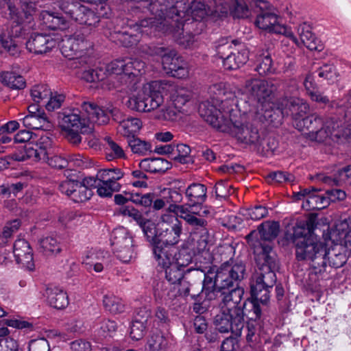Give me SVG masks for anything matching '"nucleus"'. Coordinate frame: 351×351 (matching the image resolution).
Masks as SVG:
<instances>
[{
  "label": "nucleus",
  "mask_w": 351,
  "mask_h": 351,
  "mask_svg": "<svg viewBox=\"0 0 351 351\" xmlns=\"http://www.w3.org/2000/svg\"><path fill=\"white\" fill-rule=\"evenodd\" d=\"M82 6L77 0H62L59 3L60 10L73 19Z\"/></svg>",
  "instance_id": "58"
},
{
  "label": "nucleus",
  "mask_w": 351,
  "mask_h": 351,
  "mask_svg": "<svg viewBox=\"0 0 351 351\" xmlns=\"http://www.w3.org/2000/svg\"><path fill=\"white\" fill-rule=\"evenodd\" d=\"M106 73L103 69H88L83 71L82 78L88 82H94L96 81H102L104 80Z\"/></svg>",
  "instance_id": "64"
},
{
  "label": "nucleus",
  "mask_w": 351,
  "mask_h": 351,
  "mask_svg": "<svg viewBox=\"0 0 351 351\" xmlns=\"http://www.w3.org/2000/svg\"><path fill=\"white\" fill-rule=\"evenodd\" d=\"M182 234V222L176 221L171 226L160 230L158 234L152 239L153 253L154 256H158L160 263L164 264L162 258L175 253V245L180 242Z\"/></svg>",
  "instance_id": "9"
},
{
  "label": "nucleus",
  "mask_w": 351,
  "mask_h": 351,
  "mask_svg": "<svg viewBox=\"0 0 351 351\" xmlns=\"http://www.w3.org/2000/svg\"><path fill=\"white\" fill-rule=\"evenodd\" d=\"M242 215L247 219L260 220L268 215V210L265 206H255L252 208L243 210Z\"/></svg>",
  "instance_id": "61"
},
{
  "label": "nucleus",
  "mask_w": 351,
  "mask_h": 351,
  "mask_svg": "<svg viewBox=\"0 0 351 351\" xmlns=\"http://www.w3.org/2000/svg\"><path fill=\"white\" fill-rule=\"evenodd\" d=\"M193 228L191 237L193 242V250L198 252L208 251L211 245V239L206 227Z\"/></svg>",
  "instance_id": "32"
},
{
  "label": "nucleus",
  "mask_w": 351,
  "mask_h": 351,
  "mask_svg": "<svg viewBox=\"0 0 351 351\" xmlns=\"http://www.w3.org/2000/svg\"><path fill=\"white\" fill-rule=\"evenodd\" d=\"M11 158L16 161H24L27 159H32L34 161L45 160L40 156V152L34 146V141L27 143L23 150L12 154Z\"/></svg>",
  "instance_id": "38"
},
{
  "label": "nucleus",
  "mask_w": 351,
  "mask_h": 351,
  "mask_svg": "<svg viewBox=\"0 0 351 351\" xmlns=\"http://www.w3.org/2000/svg\"><path fill=\"white\" fill-rule=\"evenodd\" d=\"M147 345L149 351H166L168 341L161 332L156 331L150 334Z\"/></svg>",
  "instance_id": "47"
},
{
  "label": "nucleus",
  "mask_w": 351,
  "mask_h": 351,
  "mask_svg": "<svg viewBox=\"0 0 351 351\" xmlns=\"http://www.w3.org/2000/svg\"><path fill=\"white\" fill-rule=\"evenodd\" d=\"M139 165L141 169L150 173H164L169 168V162L161 158H145Z\"/></svg>",
  "instance_id": "39"
},
{
  "label": "nucleus",
  "mask_w": 351,
  "mask_h": 351,
  "mask_svg": "<svg viewBox=\"0 0 351 351\" xmlns=\"http://www.w3.org/2000/svg\"><path fill=\"white\" fill-rule=\"evenodd\" d=\"M124 173L119 169H100L97 173V178L104 182L111 183L117 182V180L123 178Z\"/></svg>",
  "instance_id": "55"
},
{
  "label": "nucleus",
  "mask_w": 351,
  "mask_h": 351,
  "mask_svg": "<svg viewBox=\"0 0 351 351\" xmlns=\"http://www.w3.org/2000/svg\"><path fill=\"white\" fill-rule=\"evenodd\" d=\"M0 82L13 90H21L26 86L24 77L14 71H3L0 73Z\"/></svg>",
  "instance_id": "37"
},
{
  "label": "nucleus",
  "mask_w": 351,
  "mask_h": 351,
  "mask_svg": "<svg viewBox=\"0 0 351 351\" xmlns=\"http://www.w3.org/2000/svg\"><path fill=\"white\" fill-rule=\"evenodd\" d=\"M40 247L47 256L56 254L61 252L60 243L53 237H46L39 241Z\"/></svg>",
  "instance_id": "49"
},
{
  "label": "nucleus",
  "mask_w": 351,
  "mask_h": 351,
  "mask_svg": "<svg viewBox=\"0 0 351 351\" xmlns=\"http://www.w3.org/2000/svg\"><path fill=\"white\" fill-rule=\"evenodd\" d=\"M223 3H227L230 6L228 11H231L234 16L238 18H247L250 16L248 7L242 0H232L231 3L223 1Z\"/></svg>",
  "instance_id": "53"
},
{
  "label": "nucleus",
  "mask_w": 351,
  "mask_h": 351,
  "mask_svg": "<svg viewBox=\"0 0 351 351\" xmlns=\"http://www.w3.org/2000/svg\"><path fill=\"white\" fill-rule=\"evenodd\" d=\"M314 228L313 218L298 221L293 228V243L297 260L306 261L315 274H321L326 267L324 244L314 235Z\"/></svg>",
  "instance_id": "4"
},
{
  "label": "nucleus",
  "mask_w": 351,
  "mask_h": 351,
  "mask_svg": "<svg viewBox=\"0 0 351 351\" xmlns=\"http://www.w3.org/2000/svg\"><path fill=\"white\" fill-rule=\"evenodd\" d=\"M20 120L27 129L50 130L53 128L45 113H38L37 115L27 114Z\"/></svg>",
  "instance_id": "31"
},
{
  "label": "nucleus",
  "mask_w": 351,
  "mask_h": 351,
  "mask_svg": "<svg viewBox=\"0 0 351 351\" xmlns=\"http://www.w3.org/2000/svg\"><path fill=\"white\" fill-rule=\"evenodd\" d=\"M103 304L106 310L112 313H120L124 311V304L122 300L112 294L104 295Z\"/></svg>",
  "instance_id": "50"
},
{
  "label": "nucleus",
  "mask_w": 351,
  "mask_h": 351,
  "mask_svg": "<svg viewBox=\"0 0 351 351\" xmlns=\"http://www.w3.org/2000/svg\"><path fill=\"white\" fill-rule=\"evenodd\" d=\"M275 106L283 117L291 116L295 120L304 116L309 109L305 101L297 97L280 99Z\"/></svg>",
  "instance_id": "21"
},
{
  "label": "nucleus",
  "mask_w": 351,
  "mask_h": 351,
  "mask_svg": "<svg viewBox=\"0 0 351 351\" xmlns=\"http://www.w3.org/2000/svg\"><path fill=\"white\" fill-rule=\"evenodd\" d=\"M21 10L16 8L14 0H0V14L16 24H29L36 13L34 2L21 0Z\"/></svg>",
  "instance_id": "13"
},
{
  "label": "nucleus",
  "mask_w": 351,
  "mask_h": 351,
  "mask_svg": "<svg viewBox=\"0 0 351 351\" xmlns=\"http://www.w3.org/2000/svg\"><path fill=\"white\" fill-rule=\"evenodd\" d=\"M280 232V225L278 222L274 221H266L258 227V232L252 231L248 234L245 239L247 243L253 249L255 254V247L253 244L258 243L260 246L265 249V247L269 246L271 252L273 250L272 241L274 240Z\"/></svg>",
  "instance_id": "18"
},
{
  "label": "nucleus",
  "mask_w": 351,
  "mask_h": 351,
  "mask_svg": "<svg viewBox=\"0 0 351 351\" xmlns=\"http://www.w3.org/2000/svg\"><path fill=\"white\" fill-rule=\"evenodd\" d=\"M255 70L261 75L271 73L272 60L267 51H258L256 56Z\"/></svg>",
  "instance_id": "44"
},
{
  "label": "nucleus",
  "mask_w": 351,
  "mask_h": 351,
  "mask_svg": "<svg viewBox=\"0 0 351 351\" xmlns=\"http://www.w3.org/2000/svg\"><path fill=\"white\" fill-rule=\"evenodd\" d=\"M276 87L271 81L251 78L246 80L245 90L248 97V101H241L236 106L241 105L247 109L259 110L265 113V110L272 114L274 104L271 101Z\"/></svg>",
  "instance_id": "7"
},
{
  "label": "nucleus",
  "mask_w": 351,
  "mask_h": 351,
  "mask_svg": "<svg viewBox=\"0 0 351 351\" xmlns=\"http://www.w3.org/2000/svg\"><path fill=\"white\" fill-rule=\"evenodd\" d=\"M94 177H88L82 181L66 180L60 183L59 191L75 202H83L89 199L93 195L91 190L95 184Z\"/></svg>",
  "instance_id": "14"
},
{
  "label": "nucleus",
  "mask_w": 351,
  "mask_h": 351,
  "mask_svg": "<svg viewBox=\"0 0 351 351\" xmlns=\"http://www.w3.org/2000/svg\"><path fill=\"white\" fill-rule=\"evenodd\" d=\"M217 97L202 101L199 106L200 117L213 128L227 132L241 143L257 145L261 139L256 121H273V114L265 113L236 106L234 94L227 93L222 84H216Z\"/></svg>",
  "instance_id": "2"
},
{
  "label": "nucleus",
  "mask_w": 351,
  "mask_h": 351,
  "mask_svg": "<svg viewBox=\"0 0 351 351\" xmlns=\"http://www.w3.org/2000/svg\"><path fill=\"white\" fill-rule=\"evenodd\" d=\"M21 226V221L19 219H14L8 222L3 228L2 233L0 234V245H5L8 239L12 237Z\"/></svg>",
  "instance_id": "57"
},
{
  "label": "nucleus",
  "mask_w": 351,
  "mask_h": 351,
  "mask_svg": "<svg viewBox=\"0 0 351 351\" xmlns=\"http://www.w3.org/2000/svg\"><path fill=\"white\" fill-rule=\"evenodd\" d=\"M90 47L82 35H74L62 40L61 52L64 57L74 60L75 67H82L88 64V58L85 55Z\"/></svg>",
  "instance_id": "12"
},
{
  "label": "nucleus",
  "mask_w": 351,
  "mask_h": 351,
  "mask_svg": "<svg viewBox=\"0 0 351 351\" xmlns=\"http://www.w3.org/2000/svg\"><path fill=\"white\" fill-rule=\"evenodd\" d=\"M14 256L16 261L29 270L34 267L32 248L25 239H17L14 244Z\"/></svg>",
  "instance_id": "24"
},
{
  "label": "nucleus",
  "mask_w": 351,
  "mask_h": 351,
  "mask_svg": "<svg viewBox=\"0 0 351 351\" xmlns=\"http://www.w3.org/2000/svg\"><path fill=\"white\" fill-rule=\"evenodd\" d=\"M125 73L122 78H128V83L132 77H136L143 75L145 72V63L138 59H125Z\"/></svg>",
  "instance_id": "42"
},
{
  "label": "nucleus",
  "mask_w": 351,
  "mask_h": 351,
  "mask_svg": "<svg viewBox=\"0 0 351 351\" xmlns=\"http://www.w3.org/2000/svg\"><path fill=\"white\" fill-rule=\"evenodd\" d=\"M322 123L323 121L320 116L317 114H312L305 118H303L302 121H299V123H297V127L299 130H301L300 126L302 124L303 126L309 130V132L312 134L314 133L315 130L322 125Z\"/></svg>",
  "instance_id": "52"
},
{
  "label": "nucleus",
  "mask_w": 351,
  "mask_h": 351,
  "mask_svg": "<svg viewBox=\"0 0 351 351\" xmlns=\"http://www.w3.org/2000/svg\"><path fill=\"white\" fill-rule=\"evenodd\" d=\"M206 186L201 183H192L187 186L184 191L185 197L189 203L193 204V207L197 205H202L206 199Z\"/></svg>",
  "instance_id": "29"
},
{
  "label": "nucleus",
  "mask_w": 351,
  "mask_h": 351,
  "mask_svg": "<svg viewBox=\"0 0 351 351\" xmlns=\"http://www.w3.org/2000/svg\"><path fill=\"white\" fill-rule=\"evenodd\" d=\"M99 10H97V14L94 11L83 5L77 13L74 20L80 24L86 25L88 26H95L99 22L100 16L99 14Z\"/></svg>",
  "instance_id": "41"
},
{
  "label": "nucleus",
  "mask_w": 351,
  "mask_h": 351,
  "mask_svg": "<svg viewBox=\"0 0 351 351\" xmlns=\"http://www.w3.org/2000/svg\"><path fill=\"white\" fill-rule=\"evenodd\" d=\"M117 329V324L114 321L104 319L100 323L99 335L102 338L111 337Z\"/></svg>",
  "instance_id": "62"
},
{
  "label": "nucleus",
  "mask_w": 351,
  "mask_h": 351,
  "mask_svg": "<svg viewBox=\"0 0 351 351\" xmlns=\"http://www.w3.org/2000/svg\"><path fill=\"white\" fill-rule=\"evenodd\" d=\"M256 6L259 10L256 11L255 25L259 29L269 33L282 34L293 43H299L291 29L279 23L278 16L269 8L268 2L259 0L256 3Z\"/></svg>",
  "instance_id": "10"
},
{
  "label": "nucleus",
  "mask_w": 351,
  "mask_h": 351,
  "mask_svg": "<svg viewBox=\"0 0 351 351\" xmlns=\"http://www.w3.org/2000/svg\"><path fill=\"white\" fill-rule=\"evenodd\" d=\"M329 205V200L323 195L314 192L308 199L302 203V208L306 210H321Z\"/></svg>",
  "instance_id": "46"
},
{
  "label": "nucleus",
  "mask_w": 351,
  "mask_h": 351,
  "mask_svg": "<svg viewBox=\"0 0 351 351\" xmlns=\"http://www.w3.org/2000/svg\"><path fill=\"white\" fill-rule=\"evenodd\" d=\"M258 300H259L254 299L248 301L247 303L245 302L243 304L245 310L244 316L245 315L250 320L256 321L261 318V309L258 304Z\"/></svg>",
  "instance_id": "54"
},
{
  "label": "nucleus",
  "mask_w": 351,
  "mask_h": 351,
  "mask_svg": "<svg viewBox=\"0 0 351 351\" xmlns=\"http://www.w3.org/2000/svg\"><path fill=\"white\" fill-rule=\"evenodd\" d=\"M245 274V266L241 262L228 261L217 271L215 278L209 274L204 275L201 288L200 300L202 302L215 300L218 293L241 281Z\"/></svg>",
  "instance_id": "6"
},
{
  "label": "nucleus",
  "mask_w": 351,
  "mask_h": 351,
  "mask_svg": "<svg viewBox=\"0 0 351 351\" xmlns=\"http://www.w3.org/2000/svg\"><path fill=\"white\" fill-rule=\"evenodd\" d=\"M94 180L96 182L92 188H96L97 194L101 197H111L114 192L120 190L121 185L119 182H104L97 177Z\"/></svg>",
  "instance_id": "45"
},
{
  "label": "nucleus",
  "mask_w": 351,
  "mask_h": 351,
  "mask_svg": "<svg viewBox=\"0 0 351 351\" xmlns=\"http://www.w3.org/2000/svg\"><path fill=\"white\" fill-rule=\"evenodd\" d=\"M298 34L300 39H296L299 43H294L295 45L300 47L303 45L311 51L320 50L318 46L319 40L311 31L309 25L306 23L300 25L298 27Z\"/></svg>",
  "instance_id": "33"
},
{
  "label": "nucleus",
  "mask_w": 351,
  "mask_h": 351,
  "mask_svg": "<svg viewBox=\"0 0 351 351\" xmlns=\"http://www.w3.org/2000/svg\"><path fill=\"white\" fill-rule=\"evenodd\" d=\"M147 324H143L142 322L133 320L130 326V337L134 340L141 339L145 333Z\"/></svg>",
  "instance_id": "63"
},
{
  "label": "nucleus",
  "mask_w": 351,
  "mask_h": 351,
  "mask_svg": "<svg viewBox=\"0 0 351 351\" xmlns=\"http://www.w3.org/2000/svg\"><path fill=\"white\" fill-rule=\"evenodd\" d=\"M184 114H185L184 111L178 108H174V105L170 101L159 111L157 117L161 120L176 121L181 119Z\"/></svg>",
  "instance_id": "48"
},
{
  "label": "nucleus",
  "mask_w": 351,
  "mask_h": 351,
  "mask_svg": "<svg viewBox=\"0 0 351 351\" xmlns=\"http://www.w3.org/2000/svg\"><path fill=\"white\" fill-rule=\"evenodd\" d=\"M154 258L158 266L165 269V277L167 280V282H160V283H167L173 286L176 285V283L184 278V270L173 263V254L167 255V257L164 256L162 258L164 264L159 262L158 256H154Z\"/></svg>",
  "instance_id": "23"
},
{
  "label": "nucleus",
  "mask_w": 351,
  "mask_h": 351,
  "mask_svg": "<svg viewBox=\"0 0 351 351\" xmlns=\"http://www.w3.org/2000/svg\"><path fill=\"white\" fill-rule=\"evenodd\" d=\"M191 283L184 278L176 285L171 286L167 283H157L154 289V297L160 302L172 301L178 295L188 296L191 291Z\"/></svg>",
  "instance_id": "20"
},
{
  "label": "nucleus",
  "mask_w": 351,
  "mask_h": 351,
  "mask_svg": "<svg viewBox=\"0 0 351 351\" xmlns=\"http://www.w3.org/2000/svg\"><path fill=\"white\" fill-rule=\"evenodd\" d=\"M57 44L49 35L36 34L32 35L26 43L27 49L35 54H44L50 51Z\"/></svg>",
  "instance_id": "22"
},
{
  "label": "nucleus",
  "mask_w": 351,
  "mask_h": 351,
  "mask_svg": "<svg viewBox=\"0 0 351 351\" xmlns=\"http://www.w3.org/2000/svg\"><path fill=\"white\" fill-rule=\"evenodd\" d=\"M316 73L319 77L331 82H334L338 77L336 68L332 64H323L316 71Z\"/></svg>",
  "instance_id": "60"
},
{
  "label": "nucleus",
  "mask_w": 351,
  "mask_h": 351,
  "mask_svg": "<svg viewBox=\"0 0 351 351\" xmlns=\"http://www.w3.org/2000/svg\"><path fill=\"white\" fill-rule=\"evenodd\" d=\"M82 112L78 109H66L59 113L58 124L64 136L73 145L82 141L80 134H90L94 124L108 123L110 115H114L116 109L105 110L97 104L84 101L81 104Z\"/></svg>",
  "instance_id": "3"
},
{
  "label": "nucleus",
  "mask_w": 351,
  "mask_h": 351,
  "mask_svg": "<svg viewBox=\"0 0 351 351\" xmlns=\"http://www.w3.org/2000/svg\"><path fill=\"white\" fill-rule=\"evenodd\" d=\"M125 69V59L116 60L106 65V72L107 76L110 77V81H113L114 79H117L118 82L121 84H128V78H122L123 75L126 74Z\"/></svg>",
  "instance_id": "36"
},
{
  "label": "nucleus",
  "mask_w": 351,
  "mask_h": 351,
  "mask_svg": "<svg viewBox=\"0 0 351 351\" xmlns=\"http://www.w3.org/2000/svg\"><path fill=\"white\" fill-rule=\"evenodd\" d=\"M169 205L168 211L173 213L176 215L177 218L180 217L183 219L187 224H201L204 223L200 219H197L192 215L191 210L192 205L191 204H180V203H167Z\"/></svg>",
  "instance_id": "35"
},
{
  "label": "nucleus",
  "mask_w": 351,
  "mask_h": 351,
  "mask_svg": "<svg viewBox=\"0 0 351 351\" xmlns=\"http://www.w3.org/2000/svg\"><path fill=\"white\" fill-rule=\"evenodd\" d=\"M51 95V91L46 84L35 85L31 90L32 98L36 104L40 103L45 99H48Z\"/></svg>",
  "instance_id": "59"
},
{
  "label": "nucleus",
  "mask_w": 351,
  "mask_h": 351,
  "mask_svg": "<svg viewBox=\"0 0 351 351\" xmlns=\"http://www.w3.org/2000/svg\"><path fill=\"white\" fill-rule=\"evenodd\" d=\"M244 291L242 288L237 287L231 291H223L221 294L223 295L222 302L221 304V309H227L228 311L235 310V312L240 311V315H244L243 309L239 306V303L242 300Z\"/></svg>",
  "instance_id": "25"
},
{
  "label": "nucleus",
  "mask_w": 351,
  "mask_h": 351,
  "mask_svg": "<svg viewBox=\"0 0 351 351\" xmlns=\"http://www.w3.org/2000/svg\"><path fill=\"white\" fill-rule=\"evenodd\" d=\"M108 253L104 251L89 252L84 258L82 263L88 270L94 269L96 272H101L105 266L108 265Z\"/></svg>",
  "instance_id": "28"
},
{
  "label": "nucleus",
  "mask_w": 351,
  "mask_h": 351,
  "mask_svg": "<svg viewBox=\"0 0 351 351\" xmlns=\"http://www.w3.org/2000/svg\"><path fill=\"white\" fill-rule=\"evenodd\" d=\"M172 88L168 80L152 81L145 84L138 95L129 101L130 107L138 112H150L164 102L162 95Z\"/></svg>",
  "instance_id": "8"
},
{
  "label": "nucleus",
  "mask_w": 351,
  "mask_h": 351,
  "mask_svg": "<svg viewBox=\"0 0 351 351\" xmlns=\"http://www.w3.org/2000/svg\"><path fill=\"white\" fill-rule=\"evenodd\" d=\"M45 295L47 302L55 308L62 309L69 304L67 293L62 287L51 285L46 289Z\"/></svg>",
  "instance_id": "26"
},
{
  "label": "nucleus",
  "mask_w": 351,
  "mask_h": 351,
  "mask_svg": "<svg viewBox=\"0 0 351 351\" xmlns=\"http://www.w3.org/2000/svg\"><path fill=\"white\" fill-rule=\"evenodd\" d=\"M196 207H193L191 210V212L193 213L192 215L193 217L197 218V219H200L204 223L201 224H188L189 226L193 228H203L206 227L208 225V221L205 219V217L211 215L213 213V209L207 206H201L199 207V210H196Z\"/></svg>",
  "instance_id": "56"
},
{
  "label": "nucleus",
  "mask_w": 351,
  "mask_h": 351,
  "mask_svg": "<svg viewBox=\"0 0 351 351\" xmlns=\"http://www.w3.org/2000/svg\"><path fill=\"white\" fill-rule=\"evenodd\" d=\"M106 145V157L108 161L116 159H122L126 157L123 147L116 143L111 137L104 138Z\"/></svg>",
  "instance_id": "43"
},
{
  "label": "nucleus",
  "mask_w": 351,
  "mask_h": 351,
  "mask_svg": "<svg viewBox=\"0 0 351 351\" xmlns=\"http://www.w3.org/2000/svg\"><path fill=\"white\" fill-rule=\"evenodd\" d=\"M255 247V261L257 266L256 273L250 282L251 294L254 299L266 303L269 300V289L276 282L275 269L278 264L275 252H271L269 246L263 248L258 243Z\"/></svg>",
  "instance_id": "5"
},
{
  "label": "nucleus",
  "mask_w": 351,
  "mask_h": 351,
  "mask_svg": "<svg viewBox=\"0 0 351 351\" xmlns=\"http://www.w3.org/2000/svg\"><path fill=\"white\" fill-rule=\"evenodd\" d=\"M142 126L141 121L138 118L128 117L120 121L119 132L128 138L134 136Z\"/></svg>",
  "instance_id": "40"
},
{
  "label": "nucleus",
  "mask_w": 351,
  "mask_h": 351,
  "mask_svg": "<svg viewBox=\"0 0 351 351\" xmlns=\"http://www.w3.org/2000/svg\"><path fill=\"white\" fill-rule=\"evenodd\" d=\"M111 245L114 253L123 263H129L134 258L136 252L133 239L123 227L114 229L111 234Z\"/></svg>",
  "instance_id": "16"
},
{
  "label": "nucleus",
  "mask_w": 351,
  "mask_h": 351,
  "mask_svg": "<svg viewBox=\"0 0 351 351\" xmlns=\"http://www.w3.org/2000/svg\"><path fill=\"white\" fill-rule=\"evenodd\" d=\"M169 92H171L170 101L174 105V108H178L186 113V107L192 98V93L186 88L176 86L173 83L172 88Z\"/></svg>",
  "instance_id": "27"
},
{
  "label": "nucleus",
  "mask_w": 351,
  "mask_h": 351,
  "mask_svg": "<svg viewBox=\"0 0 351 351\" xmlns=\"http://www.w3.org/2000/svg\"><path fill=\"white\" fill-rule=\"evenodd\" d=\"M134 2L143 12H149L152 17L136 24L142 34L162 32L171 34L180 45L189 47L193 42L191 29L196 21L206 16L221 17L228 14L230 6L223 0H209L206 4L188 0H121Z\"/></svg>",
  "instance_id": "1"
},
{
  "label": "nucleus",
  "mask_w": 351,
  "mask_h": 351,
  "mask_svg": "<svg viewBox=\"0 0 351 351\" xmlns=\"http://www.w3.org/2000/svg\"><path fill=\"white\" fill-rule=\"evenodd\" d=\"M152 55L161 58L163 70L166 73L178 78H184L189 75L187 63L179 56L176 50L170 47H154Z\"/></svg>",
  "instance_id": "11"
},
{
  "label": "nucleus",
  "mask_w": 351,
  "mask_h": 351,
  "mask_svg": "<svg viewBox=\"0 0 351 351\" xmlns=\"http://www.w3.org/2000/svg\"><path fill=\"white\" fill-rule=\"evenodd\" d=\"M128 146L134 154L145 155L151 152V144L145 141L132 136L128 140Z\"/></svg>",
  "instance_id": "51"
},
{
  "label": "nucleus",
  "mask_w": 351,
  "mask_h": 351,
  "mask_svg": "<svg viewBox=\"0 0 351 351\" xmlns=\"http://www.w3.org/2000/svg\"><path fill=\"white\" fill-rule=\"evenodd\" d=\"M312 136L315 141L324 142L328 138L351 139V123L335 118L327 119Z\"/></svg>",
  "instance_id": "15"
},
{
  "label": "nucleus",
  "mask_w": 351,
  "mask_h": 351,
  "mask_svg": "<svg viewBox=\"0 0 351 351\" xmlns=\"http://www.w3.org/2000/svg\"><path fill=\"white\" fill-rule=\"evenodd\" d=\"M231 45L229 43L219 45L217 55L223 60V66L227 70H235L243 65L248 60V51L244 47L234 49L230 52Z\"/></svg>",
  "instance_id": "19"
},
{
  "label": "nucleus",
  "mask_w": 351,
  "mask_h": 351,
  "mask_svg": "<svg viewBox=\"0 0 351 351\" xmlns=\"http://www.w3.org/2000/svg\"><path fill=\"white\" fill-rule=\"evenodd\" d=\"M324 258L326 264L335 268L342 267L347 261L345 250L341 245H335L329 249L324 245Z\"/></svg>",
  "instance_id": "34"
},
{
  "label": "nucleus",
  "mask_w": 351,
  "mask_h": 351,
  "mask_svg": "<svg viewBox=\"0 0 351 351\" xmlns=\"http://www.w3.org/2000/svg\"><path fill=\"white\" fill-rule=\"evenodd\" d=\"M240 311L235 310L228 311L221 309L214 319L215 329L221 333L231 332L236 337L241 335L242 330L245 325L244 315H240Z\"/></svg>",
  "instance_id": "17"
},
{
  "label": "nucleus",
  "mask_w": 351,
  "mask_h": 351,
  "mask_svg": "<svg viewBox=\"0 0 351 351\" xmlns=\"http://www.w3.org/2000/svg\"><path fill=\"white\" fill-rule=\"evenodd\" d=\"M20 25L16 24L12 27L8 34L2 33L0 37L1 46L12 56L19 54V48L14 38L19 37L21 34L22 27Z\"/></svg>",
  "instance_id": "30"
}]
</instances>
